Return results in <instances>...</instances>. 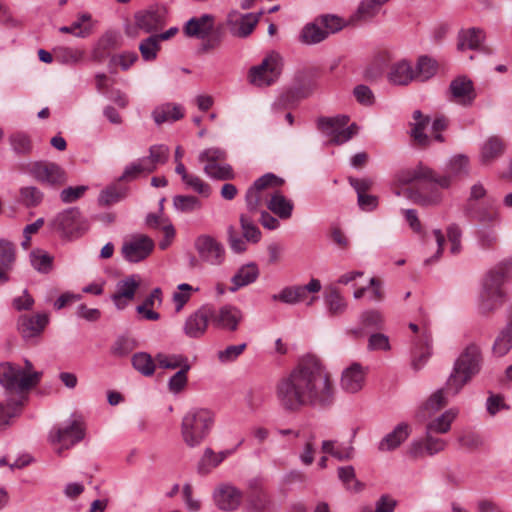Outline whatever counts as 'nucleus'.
Wrapping results in <instances>:
<instances>
[{"label": "nucleus", "mask_w": 512, "mask_h": 512, "mask_svg": "<svg viewBox=\"0 0 512 512\" xmlns=\"http://www.w3.org/2000/svg\"><path fill=\"white\" fill-rule=\"evenodd\" d=\"M213 315L214 307L212 305L201 306L186 319L184 325L185 334L191 338L203 336L207 330L209 321L212 322Z\"/></svg>", "instance_id": "18"}, {"label": "nucleus", "mask_w": 512, "mask_h": 512, "mask_svg": "<svg viewBox=\"0 0 512 512\" xmlns=\"http://www.w3.org/2000/svg\"><path fill=\"white\" fill-rule=\"evenodd\" d=\"M268 209L281 219H289L294 208L293 202L274 189L267 202Z\"/></svg>", "instance_id": "35"}, {"label": "nucleus", "mask_w": 512, "mask_h": 512, "mask_svg": "<svg viewBox=\"0 0 512 512\" xmlns=\"http://www.w3.org/2000/svg\"><path fill=\"white\" fill-rule=\"evenodd\" d=\"M434 172L423 165L414 168L400 170L395 176L397 185H408L415 181L427 180L429 183L423 184L420 190L405 189L403 195L419 205H435L442 199L441 192L432 188Z\"/></svg>", "instance_id": "3"}, {"label": "nucleus", "mask_w": 512, "mask_h": 512, "mask_svg": "<svg viewBox=\"0 0 512 512\" xmlns=\"http://www.w3.org/2000/svg\"><path fill=\"white\" fill-rule=\"evenodd\" d=\"M282 70V58L277 52H270L258 65L252 66L248 72V81L257 87L274 84Z\"/></svg>", "instance_id": "7"}, {"label": "nucleus", "mask_w": 512, "mask_h": 512, "mask_svg": "<svg viewBox=\"0 0 512 512\" xmlns=\"http://www.w3.org/2000/svg\"><path fill=\"white\" fill-rule=\"evenodd\" d=\"M49 322V317L45 313L36 315H22L18 319V330L23 338L29 339L39 336Z\"/></svg>", "instance_id": "27"}, {"label": "nucleus", "mask_w": 512, "mask_h": 512, "mask_svg": "<svg viewBox=\"0 0 512 512\" xmlns=\"http://www.w3.org/2000/svg\"><path fill=\"white\" fill-rule=\"evenodd\" d=\"M283 184V180L274 174H265L257 179L246 193V204L251 212L257 211L271 198L274 189Z\"/></svg>", "instance_id": "9"}, {"label": "nucleus", "mask_w": 512, "mask_h": 512, "mask_svg": "<svg viewBox=\"0 0 512 512\" xmlns=\"http://www.w3.org/2000/svg\"><path fill=\"white\" fill-rule=\"evenodd\" d=\"M320 289V281L311 279L306 285L290 286L282 289L279 294L273 295V299L287 304H296L306 301L308 293H317Z\"/></svg>", "instance_id": "23"}, {"label": "nucleus", "mask_w": 512, "mask_h": 512, "mask_svg": "<svg viewBox=\"0 0 512 512\" xmlns=\"http://www.w3.org/2000/svg\"><path fill=\"white\" fill-rule=\"evenodd\" d=\"M246 347L245 343L227 346L224 350L217 353L218 360L221 363L233 362L245 351Z\"/></svg>", "instance_id": "60"}, {"label": "nucleus", "mask_w": 512, "mask_h": 512, "mask_svg": "<svg viewBox=\"0 0 512 512\" xmlns=\"http://www.w3.org/2000/svg\"><path fill=\"white\" fill-rule=\"evenodd\" d=\"M226 456V452L216 453L210 448H207L199 464V471L201 473H208L210 469L218 466Z\"/></svg>", "instance_id": "49"}, {"label": "nucleus", "mask_w": 512, "mask_h": 512, "mask_svg": "<svg viewBox=\"0 0 512 512\" xmlns=\"http://www.w3.org/2000/svg\"><path fill=\"white\" fill-rule=\"evenodd\" d=\"M409 433V426L407 424L401 423L397 425L392 432L379 442V451L387 452L396 449L408 438Z\"/></svg>", "instance_id": "34"}, {"label": "nucleus", "mask_w": 512, "mask_h": 512, "mask_svg": "<svg viewBox=\"0 0 512 512\" xmlns=\"http://www.w3.org/2000/svg\"><path fill=\"white\" fill-rule=\"evenodd\" d=\"M205 174L217 180H231L235 177L232 167L226 162L227 153L218 147L203 150L198 156Z\"/></svg>", "instance_id": "8"}, {"label": "nucleus", "mask_w": 512, "mask_h": 512, "mask_svg": "<svg viewBox=\"0 0 512 512\" xmlns=\"http://www.w3.org/2000/svg\"><path fill=\"white\" fill-rule=\"evenodd\" d=\"M384 4L380 0H363L358 7L360 19L368 20L376 16Z\"/></svg>", "instance_id": "57"}, {"label": "nucleus", "mask_w": 512, "mask_h": 512, "mask_svg": "<svg viewBox=\"0 0 512 512\" xmlns=\"http://www.w3.org/2000/svg\"><path fill=\"white\" fill-rule=\"evenodd\" d=\"M155 361L157 363V367L168 370H181L182 368H187L191 365L188 357L183 354L159 352L155 355Z\"/></svg>", "instance_id": "37"}, {"label": "nucleus", "mask_w": 512, "mask_h": 512, "mask_svg": "<svg viewBox=\"0 0 512 512\" xmlns=\"http://www.w3.org/2000/svg\"><path fill=\"white\" fill-rule=\"evenodd\" d=\"M366 374L367 372L360 364H351L342 372L340 379L342 390L350 394L358 393L365 385Z\"/></svg>", "instance_id": "25"}, {"label": "nucleus", "mask_w": 512, "mask_h": 512, "mask_svg": "<svg viewBox=\"0 0 512 512\" xmlns=\"http://www.w3.org/2000/svg\"><path fill=\"white\" fill-rule=\"evenodd\" d=\"M87 189L88 187L84 185L65 188L60 193V199L63 203L75 202L85 194Z\"/></svg>", "instance_id": "62"}, {"label": "nucleus", "mask_w": 512, "mask_h": 512, "mask_svg": "<svg viewBox=\"0 0 512 512\" xmlns=\"http://www.w3.org/2000/svg\"><path fill=\"white\" fill-rule=\"evenodd\" d=\"M21 405V400H9L6 405L0 403V429H5L10 424V419L17 416Z\"/></svg>", "instance_id": "52"}, {"label": "nucleus", "mask_w": 512, "mask_h": 512, "mask_svg": "<svg viewBox=\"0 0 512 512\" xmlns=\"http://www.w3.org/2000/svg\"><path fill=\"white\" fill-rule=\"evenodd\" d=\"M349 117L338 115L335 117H322L317 121L318 129L330 138V142L336 145L349 141L356 133L357 126H347Z\"/></svg>", "instance_id": "10"}, {"label": "nucleus", "mask_w": 512, "mask_h": 512, "mask_svg": "<svg viewBox=\"0 0 512 512\" xmlns=\"http://www.w3.org/2000/svg\"><path fill=\"white\" fill-rule=\"evenodd\" d=\"M449 91L451 100L461 105H469L476 98L472 81L464 76L454 79L450 83Z\"/></svg>", "instance_id": "28"}, {"label": "nucleus", "mask_w": 512, "mask_h": 512, "mask_svg": "<svg viewBox=\"0 0 512 512\" xmlns=\"http://www.w3.org/2000/svg\"><path fill=\"white\" fill-rule=\"evenodd\" d=\"M30 261L36 270L44 273L48 272L52 266V257L40 249L31 252Z\"/></svg>", "instance_id": "54"}, {"label": "nucleus", "mask_w": 512, "mask_h": 512, "mask_svg": "<svg viewBox=\"0 0 512 512\" xmlns=\"http://www.w3.org/2000/svg\"><path fill=\"white\" fill-rule=\"evenodd\" d=\"M243 319L244 314L238 307L226 304L220 307L218 311L214 309L212 324L216 328L229 332H235L238 330V327Z\"/></svg>", "instance_id": "20"}, {"label": "nucleus", "mask_w": 512, "mask_h": 512, "mask_svg": "<svg viewBox=\"0 0 512 512\" xmlns=\"http://www.w3.org/2000/svg\"><path fill=\"white\" fill-rule=\"evenodd\" d=\"M469 159L464 155L453 156L447 164L444 175L436 176L434 174L433 183L441 188H449L452 184L468 176Z\"/></svg>", "instance_id": "16"}, {"label": "nucleus", "mask_w": 512, "mask_h": 512, "mask_svg": "<svg viewBox=\"0 0 512 512\" xmlns=\"http://www.w3.org/2000/svg\"><path fill=\"white\" fill-rule=\"evenodd\" d=\"M159 42L160 41L157 37L152 35L140 43L139 51L145 61H152L156 59L157 53L160 49Z\"/></svg>", "instance_id": "53"}, {"label": "nucleus", "mask_w": 512, "mask_h": 512, "mask_svg": "<svg viewBox=\"0 0 512 512\" xmlns=\"http://www.w3.org/2000/svg\"><path fill=\"white\" fill-rule=\"evenodd\" d=\"M327 36L328 32L318 24L309 23L302 29L300 41L304 44H316L323 41Z\"/></svg>", "instance_id": "45"}, {"label": "nucleus", "mask_w": 512, "mask_h": 512, "mask_svg": "<svg viewBox=\"0 0 512 512\" xmlns=\"http://www.w3.org/2000/svg\"><path fill=\"white\" fill-rule=\"evenodd\" d=\"M242 492L230 484L219 485L214 493L215 505L222 511H234L242 502Z\"/></svg>", "instance_id": "24"}, {"label": "nucleus", "mask_w": 512, "mask_h": 512, "mask_svg": "<svg viewBox=\"0 0 512 512\" xmlns=\"http://www.w3.org/2000/svg\"><path fill=\"white\" fill-rule=\"evenodd\" d=\"M501 223L499 207L493 202L482 203V249H493L499 242L497 228Z\"/></svg>", "instance_id": "13"}, {"label": "nucleus", "mask_w": 512, "mask_h": 512, "mask_svg": "<svg viewBox=\"0 0 512 512\" xmlns=\"http://www.w3.org/2000/svg\"><path fill=\"white\" fill-rule=\"evenodd\" d=\"M199 291V288H193L187 283H182L177 286V290L173 294V302L175 309L179 312L184 305L191 299L192 293Z\"/></svg>", "instance_id": "50"}, {"label": "nucleus", "mask_w": 512, "mask_h": 512, "mask_svg": "<svg viewBox=\"0 0 512 512\" xmlns=\"http://www.w3.org/2000/svg\"><path fill=\"white\" fill-rule=\"evenodd\" d=\"M30 173L37 181L48 185H62L66 181L64 170L55 163H33L30 168Z\"/></svg>", "instance_id": "21"}, {"label": "nucleus", "mask_w": 512, "mask_h": 512, "mask_svg": "<svg viewBox=\"0 0 512 512\" xmlns=\"http://www.w3.org/2000/svg\"><path fill=\"white\" fill-rule=\"evenodd\" d=\"M409 328L416 334L412 349V366L418 370L432 354V334L427 324L410 323Z\"/></svg>", "instance_id": "14"}, {"label": "nucleus", "mask_w": 512, "mask_h": 512, "mask_svg": "<svg viewBox=\"0 0 512 512\" xmlns=\"http://www.w3.org/2000/svg\"><path fill=\"white\" fill-rule=\"evenodd\" d=\"M133 367L143 376L150 377L155 373L157 363L155 357L146 352H138L132 357Z\"/></svg>", "instance_id": "40"}, {"label": "nucleus", "mask_w": 512, "mask_h": 512, "mask_svg": "<svg viewBox=\"0 0 512 512\" xmlns=\"http://www.w3.org/2000/svg\"><path fill=\"white\" fill-rule=\"evenodd\" d=\"M326 303L332 315L342 314L347 306L343 297L335 289L330 290L326 296Z\"/></svg>", "instance_id": "58"}, {"label": "nucleus", "mask_w": 512, "mask_h": 512, "mask_svg": "<svg viewBox=\"0 0 512 512\" xmlns=\"http://www.w3.org/2000/svg\"><path fill=\"white\" fill-rule=\"evenodd\" d=\"M16 260L15 247L12 243L0 240V284L10 280V272Z\"/></svg>", "instance_id": "32"}, {"label": "nucleus", "mask_w": 512, "mask_h": 512, "mask_svg": "<svg viewBox=\"0 0 512 512\" xmlns=\"http://www.w3.org/2000/svg\"><path fill=\"white\" fill-rule=\"evenodd\" d=\"M140 284L141 279L138 275H130L117 282L111 299L118 310H123L132 302Z\"/></svg>", "instance_id": "19"}, {"label": "nucleus", "mask_w": 512, "mask_h": 512, "mask_svg": "<svg viewBox=\"0 0 512 512\" xmlns=\"http://www.w3.org/2000/svg\"><path fill=\"white\" fill-rule=\"evenodd\" d=\"M414 124L411 131V136L414 142L419 146H426L429 144V138L424 134V130L430 123V119L423 116L420 111H414L413 113Z\"/></svg>", "instance_id": "39"}, {"label": "nucleus", "mask_w": 512, "mask_h": 512, "mask_svg": "<svg viewBox=\"0 0 512 512\" xmlns=\"http://www.w3.org/2000/svg\"><path fill=\"white\" fill-rule=\"evenodd\" d=\"M195 249L200 258L211 265H220L225 259L223 245L210 235H201L195 240Z\"/></svg>", "instance_id": "17"}, {"label": "nucleus", "mask_w": 512, "mask_h": 512, "mask_svg": "<svg viewBox=\"0 0 512 512\" xmlns=\"http://www.w3.org/2000/svg\"><path fill=\"white\" fill-rule=\"evenodd\" d=\"M361 321L364 327L381 328L384 320L380 311L369 310L361 315Z\"/></svg>", "instance_id": "63"}, {"label": "nucleus", "mask_w": 512, "mask_h": 512, "mask_svg": "<svg viewBox=\"0 0 512 512\" xmlns=\"http://www.w3.org/2000/svg\"><path fill=\"white\" fill-rule=\"evenodd\" d=\"M183 182L189 189L205 198L209 197L211 194L210 185L197 175L190 174L189 176H185V180Z\"/></svg>", "instance_id": "56"}, {"label": "nucleus", "mask_w": 512, "mask_h": 512, "mask_svg": "<svg viewBox=\"0 0 512 512\" xmlns=\"http://www.w3.org/2000/svg\"><path fill=\"white\" fill-rule=\"evenodd\" d=\"M154 249V241L143 234L133 235L127 238L121 248L122 256L131 263H137L146 259Z\"/></svg>", "instance_id": "15"}, {"label": "nucleus", "mask_w": 512, "mask_h": 512, "mask_svg": "<svg viewBox=\"0 0 512 512\" xmlns=\"http://www.w3.org/2000/svg\"><path fill=\"white\" fill-rule=\"evenodd\" d=\"M173 205L176 210L183 213H191L202 208L201 201L190 195H177L173 199Z\"/></svg>", "instance_id": "47"}, {"label": "nucleus", "mask_w": 512, "mask_h": 512, "mask_svg": "<svg viewBox=\"0 0 512 512\" xmlns=\"http://www.w3.org/2000/svg\"><path fill=\"white\" fill-rule=\"evenodd\" d=\"M260 275L259 268L255 263L242 265L231 278L230 292H236L242 287L254 283Z\"/></svg>", "instance_id": "30"}, {"label": "nucleus", "mask_w": 512, "mask_h": 512, "mask_svg": "<svg viewBox=\"0 0 512 512\" xmlns=\"http://www.w3.org/2000/svg\"><path fill=\"white\" fill-rule=\"evenodd\" d=\"M191 365L187 368H182L174 373L167 382L168 391L174 395H178L185 391L188 385V373L191 370Z\"/></svg>", "instance_id": "44"}, {"label": "nucleus", "mask_w": 512, "mask_h": 512, "mask_svg": "<svg viewBox=\"0 0 512 512\" xmlns=\"http://www.w3.org/2000/svg\"><path fill=\"white\" fill-rule=\"evenodd\" d=\"M240 224L243 232V237L247 242L257 243L261 239V231L254 224V221L247 215H241Z\"/></svg>", "instance_id": "51"}, {"label": "nucleus", "mask_w": 512, "mask_h": 512, "mask_svg": "<svg viewBox=\"0 0 512 512\" xmlns=\"http://www.w3.org/2000/svg\"><path fill=\"white\" fill-rule=\"evenodd\" d=\"M512 348V325L509 323L499 333L493 345V353L498 357L506 355Z\"/></svg>", "instance_id": "43"}, {"label": "nucleus", "mask_w": 512, "mask_h": 512, "mask_svg": "<svg viewBox=\"0 0 512 512\" xmlns=\"http://www.w3.org/2000/svg\"><path fill=\"white\" fill-rule=\"evenodd\" d=\"M54 57L59 63L73 65L82 60L83 52L77 48L59 47L54 51Z\"/></svg>", "instance_id": "46"}, {"label": "nucleus", "mask_w": 512, "mask_h": 512, "mask_svg": "<svg viewBox=\"0 0 512 512\" xmlns=\"http://www.w3.org/2000/svg\"><path fill=\"white\" fill-rule=\"evenodd\" d=\"M214 27V17L204 14L187 21L184 26V33L188 37L204 39Z\"/></svg>", "instance_id": "29"}, {"label": "nucleus", "mask_w": 512, "mask_h": 512, "mask_svg": "<svg viewBox=\"0 0 512 512\" xmlns=\"http://www.w3.org/2000/svg\"><path fill=\"white\" fill-rule=\"evenodd\" d=\"M42 199L43 193L34 186H27L20 189V201L28 207L39 205Z\"/></svg>", "instance_id": "55"}, {"label": "nucleus", "mask_w": 512, "mask_h": 512, "mask_svg": "<svg viewBox=\"0 0 512 512\" xmlns=\"http://www.w3.org/2000/svg\"><path fill=\"white\" fill-rule=\"evenodd\" d=\"M388 80L395 85H408L415 81L414 68L407 60H400L391 65Z\"/></svg>", "instance_id": "33"}, {"label": "nucleus", "mask_w": 512, "mask_h": 512, "mask_svg": "<svg viewBox=\"0 0 512 512\" xmlns=\"http://www.w3.org/2000/svg\"><path fill=\"white\" fill-rule=\"evenodd\" d=\"M258 16L253 13L241 14L231 12L228 15L229 31L236 37H247L252 33L258 23Z\"/></svg>", "instance_id": "26"}, {"label": "nucleus", "mask_w": 512, "mask_h": 512, "mask_svg": "<svg viewBox=\"0 0 512 512\" xmlns=\"http://www.w3.org/2000/svg\"><path fill=\"white\" fill-rule=\"evenodd\" d=\"M436 72V61L427 56H421L414 68L415 81L425 82L432 78Z\"/></svg>", "instance_id": "42"}, {"label": "nucleus", "mask_w": 512, "mask_h": 512, "mask_svg": "<svg viewBox=\"0 0 512 512\" xmlns=\"http://www.w3.org/2000/svg\"><path fill=\"white\" fill-rule=\"evenodd\" d=\"M505 140L498 135L488 137L482 144V165H490L506 151Z\"/></svg>", "instance_id": "31"}, {"label": "nucleus", "mask_w": 512, "mask_h": 512, "mask_svg": "<svg viewBox=\"0 0 512 512\" xmlns=\"http://www.w3.org/2000/svg\"><path fill=\"white\" fill-rule=\"evenodd\" d=\"M10 145L17 154L26 155L32 151L30 137L23 132H15L9 137Z\"/></svg>", "instance_id": "48"}, {"label": "nucleus", "mask_w": 512, "mask_h": 512, "mask_svg": "<svg viewBox=\"0 0 512 512\" xmlns=\"http://www.w3.org/2000/svg\"><path fill=\"white\" fill-rule=\"evenodd\" d=\"M480 44L479 32L475 28L461 30L458 34L457 50L460 52L477 50Z\"/></svg>", "instance_id": "41"}, {"label": "nucleus", "mask_w": 512, "mask_h": 512, "mask_svg": "<svg viewBox=\"0 0 512 512\" xmlns=\"http://www.w3.org/2000/svg\"><path fill=\"white\" fill-rule=\"evenodd\" d=\"M41 379V373L34 370L30 361L20 367L10 362L0 363V385L10 393L23 394L35 387Z\"/></svg>", "instance_id": "5"}, {"label": "nucleus", "mask_w": 512, "mask_h": 512, "mask_svg": "<svg viewBox=\"0 0 512 512\" xmlns=\"http://www.w3.org/2000/svg\"><path fill=\"white\" fill-rule=\"evenodd\" d=\"M479 348L473 344L460 355L449 376L445 388L434 392L423 405L419 417L425 420L448 404V394L456 395L477 371Z\"/></svg>", "instance_id": "2"}, {"label": "nucleus", "mask_w": 512, "mask_h": 512, "mask_svg": "<svg viewBox=\"0 0 512 512\" xmlns=\"http://www.w3.org/2000/svg\"><path fill=\"white\" fill-rule=\"evenodd\" d=\"M509 408L503 395L489 392L486 400V410L490 416H495L500 411L509 410Z\"/></svg>", "instance_id": "59"}, {"label": "nucleus", "mask_w": 512, "mask_h": 512, "mask_svg": "<svg viewBox=\"0 0 512 512\" xmlns=\"http://www.w3.org/2000/svg\"><path fill=\"white\" fill-rule=\"evenodd\" d=\"M279 405L289 412L304 407H325L334 401L335 387L331 374L315 357L303 359L275 388Z\"/></svg>", "instance_id": "1"}, {"label": "nucleus", "mask_w": 512, "mask_h": 512, "mask_svg": "<svg viewBox=\"0 0 512 512\" xmlns=\"http://www.w3.org/2000/svg\"><path fill=\"white\" fill-rule=\"evenodd\" d=\"M322 451L324 453L331 454L332 456L343 460V459H349L352 455L353 449L351 447L345 448L343 450L339 449L336 445L335 441L332 440H325L322 443Z\"/></svg>", "instance_id": "61"}, {"label": "nucleus", "mask_w": 512, "mask_h": 512, "mask_svg": "<svg viewBox=\"0 0 512 512\" xmlns=\"http://www.w3.org/2000/svg\"><path fill=\"white\" fill-rule=\"evenodd\" d=\"M152 115L157 124H162L181 119L184 116V112L180 105L166 103L156 107Z\"/></svg>", "instance_id": "36"}, {"label": "nucleus", "mask_w": 512, "mask_h": 512, "mask_svg": "<svg viewBox=\"0 0 512 512\" xmlns=\"http://www.w3.org/2000/svg\"><path fill=\"white\" fill-rule=\"evenodd\" d=\"M51 227L62 237H79L88 228L86 221L81 217L78 209H66L55 216L51 222Z\"/></svg>", "instance_id": "12"}, {"label": "nucleus", "mask_w": 512, "mask_h": 512, "mask_svg": "<svg viewBox=\"0 0 512 512\" xmlns=\"http://www.w3.org/2000/svg\"><path fill=\"white\" fill-rule=\"evenodd\" d=\"M167 10L162 6L151 7L135 15L136 26L146 33L157 31L166 24Z\"/></svg>", "instance_id": "22"}, {"label": "nucleus", "mask_w": 512, "mask_h": 512, "mask_svg": "<svg viewBox=\"0 0 512 512\" xmlns=\"http://www.w3.org/2000/svg\"><path fill=\"white\" fill-rule=\"evenodd\" d=\"M508 262L491 270L482 284V314L492 313L500 308L506 299L503 284L507 277Z\"/></svg>", "instance_id": "6"}, {"label": "nucleus", "mask_w": 512, "mask_h": 512, "mask_svg": "<svg viewBox=\"0 0 512 512\" xmlns=\"http://www.w3.org/2000/svg\"><path fill=\"white\" fill-rule=\"evenodd\" d=\"M215 423L214 413L207 408L189 410L181 421V437L184 443L193 448L199 446L210 434Z\"/></svg>", "instance_id": "4"}, {"label": "nucleus", "mask_w": 512, "mask_h": 512, "mask_svg": "<svg viewBox=\"0 0 512 512\" xmlns=\"http://www.w3.org/2000/svg\"><path fill=\"white\" fill-rule=\"evenodd\" d=\"M85 435V427L81 420L75 419L64 427H54L48 436L49 443L54 447L57 454H62L81 441Z\"/></svg>", "instance_id": "11"}, {"label": "nucleus", "mask_w": 512, "mask_h": 512, "mask_svg": "<svg viewBox=\"0 0 512 512\" xmlns=\"http://www.w3.org/2000/svg\"><path fill=\"white\" fill-rule=\"evenodd\" d=\"M458 413V409L455 408L446 410L427 424L428 432L447 433L450 430L452 422L457 418Z\"/></svg>", "instance_id": "38"}, {"label": "nucleus", "mask_w": 512, "mask_h": 512, "mask_svg": "<svg viewBox=\"0 0 512 512\" xmlns=\"http://www.w3.org/2000/svg\"><path fill=\"white\" fill-rule=\"evenodd\" d=\"M169 156V148L165 145H153L149 149V157L156 167L166 163Z\"/></svg>", "instance_id": "64"}]
</instances>
